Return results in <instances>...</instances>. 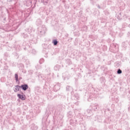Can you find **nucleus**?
<instances>
[{
    "label": "nucleus",
    "instance_id": "obj_1",
    "mask_svg": "<svg viewBox=\"0 0 130 130\" xmlns=\"http://www.w3.org/2000/svg\"><path fill=\"white\" fill-rule=\"evenodd\" d=\"M46 28L45 27V25H42L41 27L38 28V34L39 36L42 37V36H44L45 35V33H46Z\"/></svg>",
    "mask_w": 130,
    "mask_h": 130
},
{
    "label": "nucleus",
    "instance_id": "obj_2",
    "mask_svg": "<svg viewBox=\"0 0 130 130\" xmlns=\"http://www.w3.org/2000/svg\"><path fill=\"white\" fill-rule=\"evenodd\" d=\"M19 88H20V89H22L23 91H27V90H28V88H29V86L27 84H22L21 86H19Z\"/></svg>",
    "mask_w": 130,
    "mask_h": 130
},
{
    "label": "nucleus",
    "instance_id": "obj_3",
    "mask_svg": "<svg viewBox=\"0 0 130 130\" xmlns=\"http://www.w3.org/2000/svg\"><path fill=\"white\" fill-rule=\"evenodd\" d=\"M59 89H60V83H57L54 85L53 87V90L55 92H57V91H58Z\"/></svg>",
    "mask_w": 130,
    "mask_h": 130
},
{
    "label": "nucleus",
    "instance_id": "obj_4",
    "mask_svg": "<svg viewBox=\"0 0 130 130\" xmlns=\"http://www.w3.org/2000/svg\"><path fill=\"white\" fill-rule=\"evenodd\" d=\"M17 97L19 98V99H20V100H26V95L25 94H21V93H18L17 94Z\"/></svg>",
    "mask_w": 130,
    "mask_h": 130
},
{
    "label": "nucleus",
    "instance_id": "obj_5",
    "mask_svg": "<svg viewBox=\"0 0 130 130\" xmlns=\"http://www.w3.org/2000/svg\"><path fill=\"white\" fill-rule=\"evenodd\" d=\"M63 78L64 81H66V80H70V78H71V75L69 73H66V76H62Z\"/></svg>",
    "mask_w": 130,
    "mask_h": 130
},
{
    "label": "nucleus",
    "instance_id": "obj_6",
    "mask_svg": "<svg viewBox=\"0 0 130 130\" xmlns=\"http://www.w3.org/2000/svg\"><path fill=\"white\" fill-rule=\"evenodd\" d=\"M21 87V86L19 85L15 86L16 88H15V90H14L15 92H18V91H20V89H21V87Z\"/></svg>",
    "mask_w": 130,
    "mask_h": 130
},
{
    "label": "nucleus",
    "instance_id": "obj_7",
    "mask_svg": "<svg viewBox=\"0 0 130 130\" xmlns=\"http://www.w3.org/2000/svg\"><path fill=\"white\" fill-rule=\"evenodd\" d=\"M19 76L18 75V74H15V81L16 82H18V84H19L20 83V81H19Z\"/></svg>",
    "mask_w": 130,
    "mask_h": 130
},
{
    "label": "nucleus",
    "instance_id": "obj_8",
    "mask_svg": "<svg viewBox=\"0 0 130 130\" xmlns=\"http://www.w3.org/2000/svg\"><path fill=\"white\" fill-rule=\"evenodd\" d=\"M67 116L68 117H69V118H72V117H73V112H72V111H69L67 113Z\"/></svg>",
    "mask_w": 130,
    "mask_h": 130
},
{
    "label": "nucleus",
    "instance_id": "obj_9",
    "mask_svg": "<svg viewBox=\"0 0 130 130\" xmlns=\"http://www.w3.org/2000/svg\"><path fill=\"white\" fill-rule=\"evenodd\" d=\"M52 43L54 46L57 45V44L58 43V41H57V40L54 39L52 41Z\"/></svg>",
    "mask_w": 130,
    "mask_h": 130
},
{
    "label": "nucleus",
    "instance_id": "obj_10",
    "mask_svg": "<svg viewBox=\"0 0 130 130\" xmlns=\"http://www.w3.org/2000/svg\"><path fill=\"white\" fill-rule=\"evenodd\" d=\"M59 68H60L59 65H56L54 67V70H55V71H59Z\"/></svg>",
    "mask_w": 130,
    "mask_h": 130
},
{
    "label": "nucleus",
    "instance_id": "obj_11",
    "mask_svg": "<svg viewBox=\"0 0 130 130\" xmlns=\"http://www.w3.org/2000/svg\"><path fill=\"white\" fill-rule=\"evenodd\" d=\"M22 37H23V38H28V37H29V35H28V34H25V33L22 34Z\"/></svg>",
    "mask_w": 130,
    "mask_h": 130
},
{
    "label": "nucleus",
    "instance_id": "obj_12",
    "mask_svg": "<svg viewBox=\"0 0 130 130\" xmlns=\"http://www.w3.org/2000/svg\"><path fill=\"white\" fill-rule=\"evenodd\" d=\"M66 62H67V64H69V65L72 64V61H71V59H67L66 60Z\"/></svg>",
    "mask_w": 130,
    "mask_h": 130
},
{
    "label": "nucleus",
    "instance_id": "obj_13",
    "mask_svg": "<svg viewBox=\"0 0 130 130\" xmlns=\"http://www.w3.org/2000/svg\"><path fill=\"white\" fill-rule=\"evenodd\" d=\"M117 74L118 75H120L121 74H122V71H121L120 69H118L117 71Z\"/></svg>",
    "mask_w": 130,
    "mask_h": 130
},
{
    "label": "nucleus",
    "instance_id": "obj_14",
    "mask_svg": "<svg viewBox=\"0 0 130 130\" xmlns=\"http://www.w3.org/2000/svg\"><path fill=\"white\" fill-rule=\"evenodd\" d=\"M72 86H70L68 85V86L66 87V90H67V91H71V90H72Z\"/></svg>",
    "mask_w": 130,
    "mask_h": 130
},
{
    "label": "nucleus",
    "instance_id": "obj_15",
    "mask_svg": "<svg viewBox=\"0 0 130 130\" xmlns=\"http://www.w3.org/2000/svg\"><path fill=\"white\" fill-rule=\"evenodd\" d=\"M92 109H93V110H94V111H96V110H98L97 105L93 106L92 107Z\"/></svg>",
    "mask_w": 130,
    "mask_h": 130
},
{
    "label": "nucleus",
    "instance_id": "obj_16",
    "mask_svg": "<svg viewBox=\"0 0 130 130\" xmlns=\"http://www.w3.org/2000/svg\"><path fill=\"white\" fill-rule=\"evenodd\" d=\"M30 52L31 53H33V54H35L36 51L35 50V49H33L31 50L30 51Z\"/></svg>",
    "mask_w": 130,
    "mask_h": 130
},
{
    "label": "nucleus",
    "instance_id": "obj_17",
    "mask_svg": "<svg viewBox=\"0 0 130 130\" xmlns=\"http://www.w3.org/2000/svg\"><path fill=\"white\" fill-rule=\"evenodd\" d=\"M36 69L37 70H39V69H41V66H40V65H37V66H36Z\"/></svg>",
    "mask_w": 130,
    "mask_h": 130
},
{
    "label": "nucleus",
    "instance_id": "obj_18",
    "mask_svg": "<svg viewBox=\"0 0 130 130\" xmlns=\"http://www.w3.org/2000/svg\"><path fill=\"white\" fill-rule=\"evenodd\" d=\"M26 31H27L29 34H30V33H31V32H32V30H31V29H30V28L26 29Z\"/></svg>",
    "mask_w": 130,
    "mask_h": 130
},
{
    "label": "nucleus",
    "instance_id": "obj_19",
    "mask_svg": "<svg viewBox=\"0 0 130 130\" xmlns=\"http://www.w3.org/2000/svg\"><path fill=\"white\" fill-rule=\"evenodd\" d=\"M39 62H40V64H41V63H42V62H44V59H41L39 61Z\"/></svg>",
    "mask_w": 130,
    "mask_h": 130
},
{
    "label": "nucleus",
    "instance_id": "obj_20",
    "mask_svg": "<svg viewBox=\"0 0 130 130\" xmlns=\"http://www.w3.org/2000/svg\"><path fill=\"white\" fill-rule=\"evenodd\" d=\"M90 3L92 5H94V4H95V1L94 0H90Z\"/></svg>",
    "mask_w": 130,
    "mask_h": 130
},
{
    "label": "nucleus",
    "instance_id": "obj_21",
    "mask_svg": "<svg viewBox=\"0 0 130 130\" xmlns=\"http://www.w3.org/2000/svg\"><path fill=\"white\" fill-rule=\"evenodd\" d=\"M32 128H33V129L37 130V129H38V127L37 126H35V127H33Z\"/></svg>",
    "mask_w": 130,
    "mask_h": 130
},
{
    "label": "nucleus",
    "instance_id": "obj_22",
    "mask_svg": "<svg viewBox=\"0 0 130 130\" xmlns=\"http://www.w3.org/2000/svg\"><path fill=\"white\" fill-rule=\"evenodd\" d=\"M35 89H36V90H38V89H40V87H39V86H37L35 87Z\"/></svg>",
    "mask_w": 130,
    "mask_h": 130
},
{
    "label": "nucleus",
    "instance_id": "obj_23",
    "mask_svg": "<svg viewBox=\"0 0 130 130\" xmlns=\"http://www.w3.org/2000/svg\"><path fill=\"white\" fill-rule=\"evenodd\" d=\"M97 6H98V9H101V7H100L99 5H98Z\"/></svg>",
    "mask_w": 130,
    "mask_h": 130
},
{
    "label": "nucleus",
    "instance_id": "obj_24",
    "mask_svg": "<svg viewBox=\"0 0 130 130\" xmlns=\"http://www.w3.org/2000/svg\"><path fill=\"white\" fill-rule=\"evenodd\" d=\"M117 19L118 20H120V19H121V18H120V17H119V15H118V17H117Z\"/></svg>",
    "mask_w": 130,
    "mask_h": 130
},
{
    "label": "nucleus",
    "instance_id": "obj_25",
    "mask_svg": "<svg viewBox=\"0 0 130 130\" xmlns=\"http://www.w3.org/2000/svg\"><path fill=\"white\" fill-rule=\"evenodd\" d=\"M65 37H69V35L68 34H66L65 35Z\"/></svg>",
    "mask_w": 130,
    "mask_h": 130
},
{
    "label": "nucleus",
    "instance_id": "obj_26",
    "mask_svg": "<svg viewBox=\"0 0 130 130\" xmlns=\"http://www.w3.org/2000/svg\"><path fill=\"white\" fill-rule=\"evenodd\" d=\"M20 94H22V95H23V94H24V93H23L22 91H20Z\"/></svg>",
    "mask_w": 130,
    "mask_h": 130
},
{
    "label": "nucleus",
    "instance_id": "obj_27",
    "mask_svg": "<svg viewBox=\"0 0 130 130\" xmlns=\"http://www.w3.org/2000/svg\"><path fill=\"white\" fill-rule=\"evenodd\" d=\"M38 77H39V78H40V77H41V78H42V76H41V75H39Z\"/></svg>",
    "mask_w": 130,
    "mask_h": 130
},
{
    "label": "nucleus",
    "instance_id": "obj_28",
    "mask_svg": "<svg viewBox=\"0 0 130 130\" xmlns=\"http://www.w3.org/2000/svg\"><path fill=\"white\" fill-rule=\"evenodd\" d=\"M119 15L120 16H121V13H119Z\"/></svg>",
    "mask_w": 130,
    "mask_h": 130
},
{
    "label": "nucleus",
    "instance_id": "obj_29",
    "mask_svg": "<svg viewBox=\"0 0 130 130\" xmlns=\"http://www.w3.org/2000/svg\"><path fill=\"white\" fill-rule=\"evenodd\" d=\"M20 79H22V78L21 77L19 78V80H20Z\"/></svg>",
    "mask_w": 130,
    "mask_h": 130
},
{
    "label": "nucleus",
    "instance_id": "obj_30",
    "mask_svg": "<svg viewBox=\"0 0 130 130\" xmlns=\"http://www.w3.org/2000/svg\"><path fill=\"white\" fill-rule=\"evenodd\" d=\"M129 94H130V91H129Z\"/></svg>",
    "mask_w": 130,
    "mask_h": 130
}]
</instances>
